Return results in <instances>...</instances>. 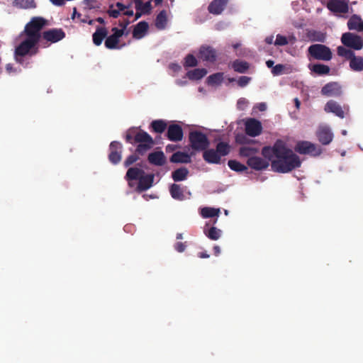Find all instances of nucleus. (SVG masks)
<instances>
[{
	"label": "nucleus",
	"instance_id": "f257e3e1",
	"mask_svg": "<svg viewBox=\"0 0 363 363\" xmlns=\"http://www.w3.org/2000/svg\"><path fill=\"white\" fill-rule=\"evenodd\" d=\"M278 156L272 161V169L279 173H288L301 167L299 157L283 144L281 150L277 151Z\"/></svg>",
	"mask_w": 363,
	"mask_h": 363
},
{
	"label": "nucleus",
	"instance_id": "f03ea898",
	"mask_svg": "<svg viewBox=\"0 0 363 363\" xmlns=\"http://www.w3.org/2000/svg\"><path fill=\"white\" fill-rule=\"evenodd\" d=\"M48 24V21L41 16L31 18L30 21L25 26L21 36L25 35L21 43L28 46L39 48L38 43L43 37L41 30Z\"/></svg>",
	"mask_w": 363,
	"mask_h": 363
},
{
	"label": "nucleus",
	"instance_id": "7ed1b4c3",
	"mask_svg": "<svg viewBox=\"0 0 363 363\" xmlns=\"http://www.w3.org/2000/svg\"><path fill=\"white\" fill-rule=\"evenodd\" d=\"M337 54L338 56L349 61V66L351 70L357 72L363 71L362 56L356 55L353 50L343 46H338L337 48Z\"/></svg>",
	"mask_w": 363,
	"mask_h": 363
},
{
	"label": "nucleus",
	"instance_id": "20e7f679",
	"mask_svg": "<svg viewBox=\"0 0 363 363\" xmlns=\"http://www.w3.org/2000/svg\"><path fill=\"white\" fill-rule=\"evenodd\" d=\"M38 52L39 48L25 45V43L21 42L15 48L14 57L18 64L26 67L29 62L25 60V57L27 55L32 57L37 55Z\"/></svg>",
	"mask_w": 363,
	"mask_h": 363
},
{
	"label": "nucleus",
	"instance_id": "39448f33",
	"mask_svg": "<svg viewBox=\"0 0 363 363\" xmlns=\"http://www.w3.org/2000/svg\"><path fill=\"white\" fill-rule=\"evenodd\" d=\"M189 140L191 147L195 151H203L210 145L206 135L199 130H194L189 133Z\"/></svg>",
	"mask_w": 363,
	"mask_h": 363
},
{
	"label": "nucleus",
	"instance_id": "423d86ee",
	"mask_svg": "<svg viewBox=\"0 0 363 363\" xmlns=\"http://www.w3.org/2000/svg\"><path fill=\"white\" fill-rule=\"evenodd\" d=\"M308 55L317 60L329 61L333 57L330 48L323 44H313L308 49Z\"/></svg>",
	"mask_w": 363,
	"mask_h": 363
},
{
	"label": "nucleus",
	"instance_id": "0eeeda50",
	"mask_svg": "<svg viewBox=\"0 0 363 363\" xmlns=\"http://www.w3.org/2000/svg\"><path fill=\"white\" fill-rule=\"evenodd\" d=\"M341 43L343 44V47L350 50H360L363 48L362 38L359 35L350 32L342 35Z\"/></svg>",
	"mask_w": 363,
	"mask_h": 363
},
{
	"label": "nucleus",
	"instance_id": "6e6552de",
	"mask_svg": "<svg viewBox=\"0 0 363 363\" xmlns=\"http://www.w3.org/2000/svg\"><path fill=\"white\" fill-rule=\"evenodd\" d=\"M326 7L335 14L347 13L350 11L348 2L345 0H329Z\"/></svg>",
	"mask_w": 363,
	"mask_h": 363
},
{
	"label": "nucleus",
	"instance_id": "1a4fd4ad",
	"mask_svg": "<svg viewBox=\"0 0 363 363\" xmlns=\"http://www.w3.org/2000/svg\"><path fill=\"white\" fill-rule=\"evenodd\" d=\"M123 145L120 142L112 141L109 145L108 160L113 164H118L122 159Z\"/></svg>",
	"mask_w": 363,
	"mask_h": 363
},
{
	"label": "nucleus",
	"instance_id": "9d476101",
	"mask_svg": "<svg viewBox=\"0 0 363 363\" xmlns=\"http://www.w3.org/2000/svg\"><path fill=\"white\" fill-rule=\"evenodd\" d=\"M295 150L302 155L310 154L315 156L320 154V150L317 149L315 145L308 141L298 142L295 146Z\"/></svg>",
	"mask_w": 363,
	"mask_h": 363
},
{
	"label": "nucleus",
	"instance_id": "9b49d317",
	"mask_svg": "<svg viewBox=\"0 0 363 363\" xmlns=\"http://www.w3.org/2000/svg\"><path fill=\"white\" fill-rule=\"evenodd\" d=\"M113 34L108 36L105 40V46L106 48L110 50L118 49L121 47H118L119 39L123 35V29H118V28H113L111 29Z\"/></svg>",
	"mask_w": 363,
	"mask_h": 363
},
{
	"label": "nucleus",
	"instance_id": "f8f14e48",
	"mask_svg": "<svg viewBox=\"0 0 363 363\" xmlns=\"http://www.w3.org/2000/svg\"><path fill=\"white\" fill-rule=\"evenodd\" d=\"M65 33L62 28H51L43 33V38L50 43H55L65 38Z\"/></svg>",
	"mask_w": 363,
	"mask_h": 363
},
{
	"label": "nucleus",
	"instance_id": "ddd939ff",
	"mask_svg": "<svg viewBox=\"0 0 363 363\" xmlns=\"http://www.w3.org/2000/svg\"><path fill=\"white\" fill-rule=\"evenodd\" d=\"M217 50L210 45L201 46L199 52V57L203 61L213 63L217 58Z\"/></svg>",
	"mask_w": 363,
	"mask_h": 363
},
{
	"label": "nucleus",
	"instance_id": "4468645a",
	"mask_svg": "<svg viewBox=\"0 0 363 363\" xmlns=\"http://www.w3.org/2000/svg\"><path fill=\"white\" fill-rule=\"evenodd\" d=\"M166 137L172 142H179L182 140L184 132L182 126L179 124H171L167 127Z\"/></svg>",
	"mask_w": 363,
	"mask_h": 363
},
{
	"label": "nucleus",
	"instance_id": "2eb2a0df",
	"mask_svg": "<svg viewBox=\"0 0 363 363\" xmlns=\"http://www.w3.org/2000/svg\"><path fill=\"white\" fill-rule=\"evenodd\" d=\"M262 126L258 120L249 118L245 122V133L251 137H256L261 134Z\"/></svg>",
	"mask_w": 363,
	"mask_h": 363
},
{
	"label": "nucleus",
	"instance_id": "dca6fc26",
	"mask_svg": "<svg viewBox=\"0 0 363 363\" xmlns=\"http://www.w3.org/2000/svg\"><path fill=\"white\" fill-rule=\"evenodd\" d=\"M283 143L281 141H277L273 147L265 146L262 150V155L264 157V160L269 161H272L275 158L277 157L278 153L277 150L280 151L281 148L283 145Z\"/></svg>",
	"mask_w": 363,
	"mask_h": 363
},
{
	"label": "nucleus",
	"instance_id": "f3484780",
	"mask_svg": "<svg viewBox=\"0 0 363 363\" xmlns=\"http://www.w3.org/2000/svg\"><path fill=\"white\" fill-rule=\"evenodd\" d=\"M321 94L326 96H339L342 94L341 86L337 82H329L322 87Z\"/></svg>",
	"mask_w": 363,
	"mask_h": 363
},
{
	"label": "nucleus",
	"instance_id": "a211bd4d",
	"mask_svg": "<svg viewBox=\"0 0 363 363\" xmlns=\"http://www.w3.org/2000/svg\"><path fill=\"white\" fill-rule=\"evenodd\" d=\"M316 135L319 142L323 145H327L331 143L333 138V134L328 127H320L317 131Z\"/></svg>",
	"mask_w": 363,
	"mask_h": 363
},
{
	"label": "nucleus",
	"instance_id": "6ab92c4d",
	"mask_svg": "<svg viewBox=\"0 0 363 363\" xmlns=\"http://www.w3.org/2000/svg\"><path fill=\"white\" fill-rule=\"evenodd\" d=\"M247 164L249 167L255 170L265 169L269 165L267 160L256 156L248 158Z\"/></svg>",
	"mask_w": 363,
	"mask_h": 363
},
{
	"label": "nucleus",
	"instance_id": "aec40b11",
	"mask_svg": "<svg viewBox=\"0 0 363 363\" xmlns=\"http://www.w3.org/2000/svg\"><path fill=\"white\" fill-rule=\"evenodd\" d=\"M229 0H213L208 6V11L213 15L220 14L225 9Z\"/></svg>",
	"mask_w": 363,
	"mask_h": 363
},
{
	"label": "nucleus",
	"instance_id": "412c9836",
	"mask_svg": "<svg viewBox=\"0 0 363 363\" xmlns=\"http://www.w3.org/2000/svg\"><path fill=\"white\" fill-rule=\"evenodd\" d=\"M324 110L327 113H334L340 118H343L345 117V112L342 106L333 100H330L326 103Z\"/></svg>",
	"mask_w": 363,
	"mask_h": 363
},
{
	"label": "nucleus",
	"instance_id": "4be33fe9",
	"mask_svg": "<svg viewBox=\"0 0 363 363\" xmlns=\"http://www.w3.org/2000/svg\"><path fill=\"white\" fill-rule=\"evenodd\" d=\"M138 181V184L137 186L138 191L142 192L146 191L152 186L154 174H142Z\"/></svg>",
	"mask_w": 363,
	"mask_h": 363
},
{
	"label": "nucleus",
	"instance_id": "5701e85b",
	"mask_svg": "<svg viewBox=\"0 0 363 363\" xmlns=\"http://www.w3.org/2000/svg\"><path fill=\"white\" fill-rule=\"evenodd\" d=\"M148 162L156 166H162L166 162V157L162 151L151 152L147 157Z\"/></svg>",
	"mask_w": 363,
	"mask_h": 363
},
{
	"label": "nucleus",
	"instance_id": "b1692460",
	"mask_svg": "<svg viewBox=\"0 0 363 363\" xmlns=\"http://www.w3.org/2000/svg\"><path fill=\"white\" fill-rule=\"evenodd\" d=\"M203 160L209 164H220V157L214 149H206L203 152Z\"/></svg>",
	"mask_w": 363,
	"mask_h": 363
},
{
	"label": "nucleus",
	"instance_id": "393cba45",
	"mask_svg": "<svg viewBox=\"0 0 363 363\" xmlns=\"http://www.w3.org/2000/svg\"><path fill=\"white\" fill-rule=\"evenodd\" d=\"M349 30H356L357 31H363V21L361 17L357 14L351 16L347 23Z\"/></svg>",
	"mask_w": 363,
	"mask_h": 363
},
{
	"label": "nucleus",
	"instance_id": "a878e982",
	"mask_svg": "<svg viewBox=\"0 0 363 363\" xmlns=\"http://www.w3.org/2000/svg\"><path fill=\"white\" fill-rule=\"evenodd\" d=\"M149 25L146 21L139 22L133 30V37L135 39L142 38L147 33Z\"/></svg>",
	"mask_w": 363,
	"mask_h": 363
},
{
	"label": "nucleus",
	"instance_id": "bb28decb",
	"mask_svg": "<svg viewBox=\"0 0 363 363\" xmlns=\"http://www.w3.org/2000/svg\"><path fill=\"white\" fill-rule=\"evenodd\" d=\"M108 30L105 27H97L92 35L93 43L99 46L102 43L103 40L106 37Z\"/></svg>",
	"mask_w": 363,
	"mask_h": 363
},
{
	"label": "nucleus",
	"instance_id": "cd10ccee",
	"mask_svg": "<svg viewBox=\"0 0 363 363\" xmlns=\"http://www.w3.org/2000/svg\"><path fill=\"white\" fill-rule=\"evenodd\" d=\"M172 163H189L191 162V157L186 152H174L169 159Z\"/></svg>",
	"mask_w": 363,
	"mask_h": 363
},
{
	"label": "nucleus",
	"instance_id": "c85d7f7f",
	"mask_svg": "<svg viewBox=\"0 0 363 363\" xmlns=\"http://www.w3.org/2000/svg\"><path fill=\"white\" fill-rule=\"evenodd\" d=\"M135 4V8L138 11H140L144 14H150L152 6V0L143 3V0H132Z\"/></svg>",
	"mask_w": 363,
	"mask_h": 363
},
{
	"label": "nucleus",
	"instance_id": "c756f323",
	"mask_svg": "<svg viewBox=\"0 0 363 363\" xmlns=\"http://www.w3.org/2000/svg\"><path fill=\"white\" fill-rule=\"evenodd\" d=\"M230 66L235 72L242 74L247 72L250 68V64L247 62L240 60H234Z\"/></svg>",
	"mask_w": 363,
	"mask_h": 363
},
{
	"label": "nucleus",
	"instance_id": "7c9ffc66",
	"mask_svg": "<svg viewBox=\"0 0 363 363\" xmlns=\"http://www.w3.org/2000/svg\"><path fill=\"white\" fill-rule=\"evenodd\" d=\"M169 192L174 199L182 201L184 199V190L179 184H172L169 187Z\"/></svg>",
	"mask_w": 363,
	"mask_h": 363
},
{
	"label": "nucleus",
	"instance_id": "2f4dec72",
	"mask_svg": "<svg viewBox=\"0 0 363 363\" xmlns=\"http://www.w3.org/2000/svg\"><path fill=\"white\" fill-rule=\"evenodd\" d=\"M189 174V170L186 167H180L179 169H177L172 173V179L176 182H181L184 181L187 178V176Z\"/></svg>",
	"mask_w": 363,
	"mask_h": 363
},
{
	"label": "nucleus",
	"instance_id": "473e14b6",
	"mask_svg": "<svg viewBox=\"0 0 363 363\" xmlns=\"http://www.w3.org/2000/svg\"><path fill=\"white\" fill-rule=\"evenodd\" d=\"M153 140L152 138L145 131L143 130H135V133L134 134V143H148Z\"/></svg>",
	"mask_w": 363,
	"mask_h": 363
},
{
	"label": "nucleus",
	"instance_id": "72a5a7b5",
	"mask_svg": "<svg viewBox=\"0 0 363 363\" xmlns=\"http://www.w3.org/2000/svg\"><path fill=\"white\" fill-rule=\"evenodd\" d=\"M12 4L16 8L23 9L36 8V3L34 0H13Z\"/></svg>",
	"mask_w": 363,
	"mask_h": 363
},
{
	"label": "nucleus",
	"instance_id": "f704fd0d",
	"mask_svg": "<svg viewBox=\"0 0 363 363\" xmlns=\"http://www.w3.org/2000/svg\"><path fill=\"white\" fill-rule=\"evenodd\" d=\"M145 172L138 167H130L128 169L125 179L128 181L139 179L142 174H144Z\"/></svg>",
	"mask_w": 363,
	"mask_h": 363
},
{
	"label": "nucleus",
	"instance_id": "c9c22d12",
	"mask_svg": "<svg viewBox=\"0 0 363 363\" xmlns=\"http://www.w3.org/2000/svg\"><path fill=\"white\" fill-rule=\"evenodd\" d=\"M150 127L152 130L157 133H162L167 129V123L165 121L160 119L152 121L150 123Z\"/></svg>",
	"mask_w": 363,
	"mask_h": 363
},
{
	"label": "nucleus",
	"instance_id": "e433bc0d",
	"mask_svg": "<svg viewBox=\"0 0 363 363\" xmlns=\"http://www.w3.org/2000/svg\"><path fill=\"white\" fill-rule=\"evenodd\" d=\"M207 74V70L204 68H196L187 72V77L191 80H199Z\"/></svg>",
	"mask_w": 363,
	"mask_h": 363
},
{
	"label": "nucleus",
	"instance_id": "4c0bfd02",
	"mask_svg": "<svg viewBox=\"0 0 363 363\" xmlns=\"http://www.w3.org/2000/svg\"><path fill=\"white\" fill-rule=\"evenodd\" d=\"M310 69L318 75H327L330 72V67L323 64H314L309 67Z\"/></svg>",
	"mask_w": 363,
	"mask_h": 363
},
{
	"label": "nucleus",
	"instance_id": "58836bf2",
	"mask_svg": "<svg viewBox=\"0 0 363 363\" xmlns=\"http://www.w3.org/2000/svg\"><path fill=\"white\" fill-rule=\"evenodd\" d=\"M231 150L230 145L226 142H219L216 145V150L217 151L219 157H225L228 155Z\"/></svg>",
	"mask_w": 363,
	"mask_h": 363
},
{
	"label": "nucleus",
	"instance_id": "ea45409f",
	"mask_svg": "<svg viewBox=\"0 0 363 363\" xmlns=\"http://www.w3.org/2000/svg\"><path fill=\"white\" fill-rule=\"evenodd\" d=\"M223 79V74L222 72H217L207 77L206 82L208 85L215 86L221 84Z\"/></svg>",
	"mask_w": 363,
	"mask_h": 363
},
{
	"label": "nucleus",
	"instance_id": "a19ab883",
	"mask_svg": "<svg viewBox=\"0 0 363 363\" xmlns=\"http://www.w3.org/2000/svg\"><path fill=\"white\" fill-rule=\"evenodd\" d=\"M167 13L166 11H161L157 16L155 20V26L159 29H164L167 24Z\"/></svg>",
	"mask_w": 363,
	"mask_h": 363
},
{
	"label": "nucleus",
	"instance_id": "79ce46f5",
	"mask_svg": "<svg viewBox=\"0 0 363 363\" xmlns=\"http://www.w3.org/2000/svg\"><path fill=\"white\" fill-rule=\"evenodd\" d=\"M154 145V140L139 143L135 149V152L140 155H144Z\"/></svg>",
	"mask_w": 363,
	"mask_h": 363
},
{
	"label": "nucleus",
	"instance_id": "37998d69",
	"mask_svg": "<svg viewBox=\"0 0 363 363\" xmlns=\"http://www.w3.org/2000/svg\"><path fill=\"white\" fill-rule=\"evenodd\" d=\"M228 165L230 169L237 172H242L247 169L245 165L234 160H230L228 162Z\"/></svg>",
	"mask_w": 363,
	"mask_h": 363
},
{
	"label": "nucleus",
	"instance_id": "c03bdc74",
	"mask_svg": "<svg viewBox=\"0 0 363 363\" xmlns=\"http://www.w3.org/2000/svg\"><path fill=\"white\" fill-rule=\"evenodd\" d=\"M258 152V149L255 147H252L249 146H242L240 148L239 153L242 157H247L248 158L251 157H254Z\"/></svg>",
	"mask_w": 363,
	"mask_h": 363
},
{
	"label": "nucleus",
	"instance_id": "a18cd8bd",
	"mask_svg": "<svg viewBox=\"0 0 363 363\" xmlns=\"http://www.w3.org/2000/svg\"><path fill=\"white\" fill-rule=\"evenodd\" d=\"M219 213V209L210 207H205L201 209V215L203 218H207L218 216Z\"/></svg>",
	"mask_w": 363,
	"mask_h": 363
},
{
	"label": "nucleus",
	"instance_id": "49530a36",
	"mask_svg": "<svg viewBox=\"0 0 363 363\" xmlns=\"http://www.w3.org/2000/svg\"><path fill=\"white\" fill-rule=\"evenodd\" d=\"M206 235L212 240H217L220 238L221 230L216 227H211L208 231H205Z\"/></svg>",
	"mask_w": 363,
	"mask_h": 363
},
{
	"label": "nucleus",
	"instance_id": "de8ad7c7",
	"mask_svg": "<svg viewBox=\"0 0 363 363\" xmlns=\"http://www.w3.org/2000/svg\"><path fill=\"white\" fill-rule=\"evenodd\" d=\"M198 61L196 58L191 54H189L185 57L184 66L185 67H194L197 66Z\"/></svg>",
	"mask_w": 363,
	"mask_h": 363
},
{
	"label": "nucleus",
	"instance_id": "09e8293b",
	"mask_svg": "<svg viewBox=\"0 0 363 363\" xmlns=\"http://www.w3.org/2000/svg\"><path fill=\"white\" fill-rule=\"evenodd\" d=\"M289 43L287 38L281 34H278L277 35L276 40L274 41V45L277 46H284Z\"/></svg>",
	"mask_w": 363,
	"mask_h": 363
},
{
	"label": "nucleus",
	"instance_id": "8fccbe9b",
	"mask_svg": "<svg viewBox=\"0 0 363 363\" xmlns=\"http://www.w3.org/2000/svg\"><path fill=\"white\" fill-rule=\"evenodd\" d=\"M139 160V157L135 154L129 155L124 162V166L125 167H129Z\"/></svg>",
	"mask_w": 363,
	"mask_h": 363
},
{
	"label": "nucleus",
	"instance_id": "3c124183",
	"mask_svg": "<svg viewBox=\"0 0 363 363\" xmlns=\"http://www.w3.org/2000/svg\"><path fill=\"white\" fill-rule=\"evenodd\" d=\"M113 6H114L113 4H111L109 6V8L107 11V13L108 14L109 16L116 18L119 16L120 13L122 12L123 11L119 10V9H114Z\"/></svg>",
	"mask_w": 363,
	"mask_h": 363
},
{
	"label": "nucleus",
	"instance_id": "603ef678",
	"mask_svg": "<svg viewBox=\"0 0 363 363\" xmlns=\"http://www.w3.org/2000/svg\"><path fill=\"white\" fill-rule=\"evenodd\" d=\"M285 66L282 64H278L273 67L272 69V73L274 76H278L283 74Z\"/></svg>",
	"mask_w": 363,
	"mask_h": 363
},
{
	"label": "nucleus",
	"instance_id": "864d4df0",
	"mask_svg": "<svg viewBox=\"0 0 363 363\" xmlns=\"http://www.w3.org/2000/svg\"><path fill=\"white\" fill-rule=\"evenodd\" d=\"M251 81V77L247 76H241L237 81V83L239 86L245 87L247 86L249 82Z\"/></svg>",
	"mask_w": 363,
	"mask_h": 363
},
{
	"label": "nucleus",
	"instance_id": "5fc2aeb1",
	"mask_svg": "<svg viewBox=\"0 0 363 363\" xmlns=\"http://www.w3.org/2000/svg\"><path fill=\"white\" fill-rule=\"evenodd\" d=\"M84 4L88 9L99 8V3L96 0H84Z\"/></svg>",
	"mask_w": 363,
	"mask_h": 363
},
{
	"label": "nucleus",
	"instance_id": "6e6d98bb",
	"mask_svg": "<svg viewBox=\"0 0 363 363\" xmlns=\"http://www.w3.org/2000/svg\"><path fill=\"white\" fill-rule=\"evenodd\" d=\"M135 133V129L131 128L127 131L125 135V140L127 143H133L132 140H134V134Z\"/></svg>",
	"mask_w": 363,
	"mask_h": 363
},
{
	"label": "nucleus",
	"instance_id": "4d7b16f0",
	"mask_svg": "<svg viewBox=\"0 0 363 363\" xmlns=\"http://www.w3.org/2000/svg\"><path fill=\"white\" fill-rule=\"evenodd\" d=\"M133 4L134 3L132 1V0H130V2L128 5H124L121 2H117L116 4V6L117 9H119V10L124 11L125 10L129 9L132 6Z\"/></svg>",
	"mask_w": 363,
	"mask_h": 363
},
{
	"label": "nucleus",
	"instance_id": "13d9d810",
	"mask_svg": "<svg viewBox=\"0 0 363 363\" xmlns=\"http://www.w3.org/2000/svg\"><path fill=\"white\" fill-rule=\"evenodd\" d=\"M186 244L182 242H178L175 244L174 248L179 252H183L186 249Z\"/></svg>",
	"mask_w": 363,
	"mask_h": 363
},
{
	"label": "nucleus",
	"instance_id": "bf43d9fd",
	"mask_svg": "<svg viewBox=\"0 0 363 363\" xmlns=\"http://www.w3.org/2000/svg\"><path fill=\"white\" fill-rule=\"evenodd\" d=\"M247 101H246V99L242 98L238 101L237 106L239 109L243 110L245 107L247 106Z\"/></svg>",
	"mask_w": 363,
	"mask_h": 363
},
{
	"label": "nucleus",
	"instance_id": "052dcab7",
	"mask_svg": "<svg viewBox=\"0 0 363 363\" xmlns=\"http://www.w3.org/2000/svg\"><path fill=\"white\" fill-rule=\"evenodd\" d=\"M54 5L61 6L65 4V0H50Z\"/></svg>",
	"mask_w": 363,
	"mask_h": 363
},
{
	"label": "nucleus",
	"instance_id": "680f3d73",
	"mask_svg": "<svg viewBox=\"0 0 363 363\" xmlns=\"http://www.w3.org/2000/svg\"><path fill=\"white\" fill-rule=\"evenodd\" d=\"M130 23L129 21L125 20L123 22H120L119 26L121 27V29H123V32L125 31L126 27Z\"/></svg>",
	"mask_w": 363,
	"mask_h": 363
},
{
	"label": "nucleus",
	"instance_id": "e2e57ef3",
	"mask_svg": "<svg viewBox=\"0 0 363 363\" xmlns=\"http://www.w3.org/2000/svg\"><path fill=\"white\" fill-rule=\"evenodd\" d=\"M257 108L260 111H264L267 109V105L265 103H259Z\"/></svg>",
	"mask_w": 363,
	"mask_h": 363
},
{
	"label": "nucleus",
	"instance_id": "0e129e2a",
	"mask_svg": "<svg viewBox=\"0 0 363 363\" xmlns=\"http://www.w3.org/2000/svg\"><path fill=\"white\" fill-rule=\"evenodd\" d=\"M123 15L125 16H133L134 13H133V10H129V9H127V10H125L124 11H122Z\"/></svg>",
	"mask_w": 363,
	"mask_h": 363
},
{
	"label": "nucleus",
	"instance_id": "69168bd1",
	"mask_svg": "<svg viewBox=\"0 0 363 363\" xmlns=\"http://www.w3.org/2000/svg\"><path fill=\"white\" fill-rule=\"evenodd\" d=\"M273 40H274V36L269 35L265 38L264 41L267 44L271 45L273 43Z\"/></svg>",
	"mask_w": 363,
	"mask_h": 363
},
{
	"label": "nucleus",
	"instance_id": "338daca9",
	"mask_svg": "<svg viewBox=\"0 0 363 363\" xmlns=\"http://www.w3.org/2000/svg\"><path fill=\"white\" fill-rule=\"evenodd\" d=\"M213 252H214V255L216 256H218L219 254L220 253V247L218 246V245H215L213 247Z\"/></svg>",
	"mask_w": 363,
	"mask_h": 363
},
{
	"label": "nucleus",
	"instance_id": "774afa93",
	"mask_svg": "<svg viewBox=\"0 0 363 363\" xmlns=\"http://www.w3.org/2000/svg\"><path fill=\"white\" fill-rule=\"evenodd\" d=\"M198 257L200 258H208L209 255L206 252H201L198 254Z\"/></svg>",
	"mask_w": 363,
	"mask_h": 363
}]
</instances>
